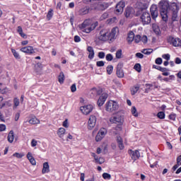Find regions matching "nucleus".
Wrapping results in <instances>:
<instances>
[{"mask_svg":"<svg viewBox=\"0 0 181 181\" xmlns=\"http://www.w3.org/2000/svg\"><path fill=\"white\" fill-rule=\"evenodd\" d=\"M158 5L160 16L164 22H168L170 11H172V21H175L179 19L177 16L179 7H177V4H176V3L170 4L168 0H161Z\"/></svg>","mask_w":181,"mask_h":181,"instance_id":"f257e3e1","label":"nucleus"},{"mask_svg":"<svg viewBox=\"0 0 181 181\" xmlns=\"http://www.w3.org/2000/svg\"><path fill=\"white\" fill-rule=\"evenodd\" d=\"M98 26V22L92 23L91 20H86L82 23V29L83 32H85V33H90V32H93L94 29H95Z\"/></svg>","mask_w":181,"mask_h":181,"instance_id":"f03ea898","label":"nucleus"},{"mask_svg":"<svg viewBox=\"0 0 181 181\" xmlns=\"http://www.w3.org/2000/svg\"><path fill=\"white\" fill-rule=\"evenodd\" d=\"M105 110L108 112L117 111V110H118V103L114 100H110L109 102L106 103Z\"/></svg>","mask_w":181,"mask_h":181,"instance_id":"7ed1b4c3","label":"nucleus"},{"mask_svg":"<svg viewBox=\"0 0 181 181\" xmlns=\"http://www.w3.org/2000/svg\"><path fill=\"white\" fill-rule=\"evenodd\" d=\"M98 39L101 42H107V40H110L109 30L108 29L101 30L98 35Z\"/></svg>","mask_w":181,"mask_h":181,"instance_id":"20e7f679","label":"nucleus"},{"mask_svg":"<svg viewBox=\"0 0 181 181\" xmlns=\"http://www.w3.org/2000/svg\"><path fill=\"white\" fill-rule=\"evenodd\" d=\"M111 124H122L124 122V115L121 113H117L110 118Z\"/></svg>","mask_w":181,"mask_h":181,"instance_id":"39448f33","label":"nucleus"},{"mask_svg":"<svg viewBox=\"0 0 181 181\" xmlns=\"http://www.w3.org/2000/svg\"><path fill=\"white\" fill-rule=\"evenodd\" d=\"M168 42L175 47H181V40L178 37H169Z\"/></svg>","mask_w":181,"mask_h":181,"instance_id":"423d86ee","label":"nucleus"},{"mask_svg":"<svg viewBox=\"0 0 181 181\" xmlns=\"http://www.w3.org/2000/svg\"><path fill=\"white\" fill-rule=\"evenodd\" d=\"M141 20L143 25H149L151 23V14L145 11L141 14Z\"/></svg>","mask_w":181,"mask_h":181,"instance_id":"0eeeda50","label":"nucleus"},{"mask_svg":"<svg viewBox=\"0 0 181 181\" xmlns=\"http://www.w3.org/2000/svg\"><path fill=\"white\" fill-rule=\"evenodd\" d=\"M97 124V117L95 115H90L88 121V129H93Z\"/></svg>","mask_w":181,"mask_h":181,"instance_id":"6e6552de","label":"nucleus"},{"mask_svg":"<svg viewBox=\"0 0 181 181\" xmlns=\"http://www.w3.org/2000/svg\"><path fill=\"white\" fill-rule=\"evenodd\" d=\"M93 108L94 106L93 105H86L85 106H81L80 107V110L84 114V115H88V114L93 111Z\"/></svg>","mask_w":181,"mask_h":181,"instance_id":"1a4fd4ad","label":"nucleus"},{"mask_svg":"<svg viewBox=\"0 0 181 181\" xmlns=\"http://www.w3.org/2000/svg\"><path fill=\"white\" fill-rule=\"evenodd\" d=\"M148 4L146 1H140L137 3V9L139 10V13L141 12H144V11H146L148 9Z\"/></svg>","mask_w":181,"mask_h":181,"instance_id":"9d476101","label":"nucleus"},{"mask_svg":"<svg viewBox=\"0 0 181 181\" xmlns=\"http://www.w3.org/2000/svg\"><path fill=\"white\" fill-rule=\"evenodd\" d=\"M128 153L130 155L132 159H139V158H143V156L141 155V153H139V151L138 150H129Z\"/></svg>","mask_w":181,"mask_h":181,"instance_id":"9b49d317","label":"nucleus"},{"mask_svg":"<svg viewBox=\"0 0 181 181\" xmlns=\"http://www.w3.org/2000/svg\"><path fill=\"white\" fill-rule=\"evenodd\" d=\"M107 98H108V94L104 93H102V95L100 96L99 99L98 100V105L99 107H101L104 105V103L107 100Z\"/></svg>","mask_w":181,"mask_h":181,"instance_id":"f8f14e48","label":"nucleus"},{"mask_svg":"<svg viewBox=\"0 0 181 181\" xmlns=\"http://www.w3.org/2000/svg\"><path fill=\"white\" fill-rule=\"evenodd\" d=\"M124 8H125V2L120 1L116 6V13L121 14L124 12Z\"/></svg>","mask_w":181,"mask_h":181,"instance_id":"ddd939ff","label":"nucleus"},{"mask_svg":"<svg viewBox=\"0 0 181 181\" xmlns=\"http://www.w3.org/2000/svg\"><path fill=\"white\" fill-rule=\"evenodd\" d=\"M20 50L23 52V53H27L28 54H33V53H35V49H33L32 46L22 47Z\"/></svg>","mask_w":181,"mask_h":181,"instance_id":"4468645a","label":"nucleus"},{"mask_svg":"<svg viewBox=\"0 0 181 181\" xmlns=\"http://www.w3.org/2000/svg\"><path fill=\"white\" fill-rule=\"evenodd\" d=\"M150 11H151L152 18L153 19H156V17L158 15V6L156 5H155V4L152 5L151 8H150Z\"/></svg>","mask_w":181,"mask_h":181,"instance_id":"2eb2a0df","label":"nucleus"},{"mask_svg":"<svg viewBox=\"0 0 181 181\" xmlns=\"http://www.w3.org/2000/svg\"><path fill=\"white\" fill-rule=\"evenodd\" d=\"M117 33H118V28L115 27L112 29L111 32L109 33V40H114L117 37Z\"/></svg>","mask_w":181,"mask_h":181,"instance_id":"dca6fc26","label":"nucleus"},{"mask_svg":"<svg viewBox=\"0 0 181 181\" xmlns=\"http://www.w3.org/2000/svg\"><path fill=\"white\" fill-rule=\"evenodd\" d=\"M108 6H110V4L108 3H99L96 6V9H98V11H105V9H107Z\"/></svg>","mask_w":181,"mask_h":181,"instance_id":"f3484780","label":"nucleus"},{"mask_svg":"<svg viewBox=\"0 0 181 181\" xmlns=\"http://www.w3.org/2000/svg\"><path fill=\"white\" fill-rule=\"evenodd\" d=\"M117 76L119 78L124 77V71L122 70V64H119L117 67Z\"/></svg>","mask_w":181,"mask_h":181,"instance_id":"a211bd4d","label":"nucleus"},{"mask_svg":"<svg viewBox=\"0 0 181 181\" xmlns=\"http://www.w3.org/2000/svg\"><path fill=\"white\" fill-rule=\"evenodd\" d=\"M50 172V166H49V163L45 162L43 163V168L42 170V173L45 175V173H49Z\"/></svg>","mask_w":181,"mask_h":181,"instance_id":"6ab92c4d","label":"nucleus"},{"mask_svg":"<svg viewBox=\"0 0 181 181\" xmlns=\"http://www.w3.org/2000/svg\"><path fill=\"white\" fill-rule=\"evenodd\" d=\"M87 51L88 52L89 54H88V59H90V60H92V59H94V49L93 48V47L91 46H88L87 47Z\"/></svg>","mask_w":181,"mask_h":181,"instance_id":"aec40b11","label":"nucleus"},{"mask_svg":"<svg viewBox=\"0 0 181 181\" xmlns=\"http://www.w3.org/2000/svg\"><path fill=\"white\" fill-rule=\"evenodd\" d=\"M134 39H135V34L134 33V32L130 31L128 33L127 38L128 43H132Z\"/></svg>","mask_w":181,"mask_h":181,"instance_id":"412c9836","label":"nucleus"},{"mask_svg":"<svg viewBox=\"0 0 181 181\" xmlns=\"http://www.w3.org/2000/svg\"><path fill=\"white\" fill-rule=\"evenodd\" d=\"M132 13H134V8H132V7H127L125 10L126 18H129V16H132Z\"/></svg>","mask_w":181,"mask_h":181,"instance_id":"4be33fe9","label":"nucleus"},{"mask_svg":"<svg viewBox=\"0 0 181 181\" xmlns=\"http://www.w3.org/2000/svg\"><path fill=\"white\" fill-rule=\"evenodd\" d=\"M64 134H66V129L61 127L58 129L57 135L59 138L63 139V137L64 136Z\"/></svg>","mask_w":181,"mask_h":181,"instance_id":"5701e85b","label":"nucleus"},{"mask_svg":"<svg viewBox=\"0 0 181 181\" xmlns=\"http://www.w3.org/2000/svg\"><path fill=\"white\" fill-rule=\"evenodd\" d=\"M117 142L118 144V146L120 150L124 149V144L122 143V138H121V136H117Z\"/></svg>","mask_w":181,"mask_h":181,"instance_id":"b1692460","label":"nucleus"},{"mask_svg":"<svg viewBox=\"0 0 181 181\" xmlns=\"http://www.w3.org/2000/svg\"><path fill=\"white\" fill-rule=\"evenodd\" d=\"M29 124L32 125H36V124H40V120L37 119L36 117H32L29 121Z\"/></svg>","mask_w":181,"mask_h":181,"instance_id":"393cba45","label":"nucleus"},{"mask_svg":"<svg viewBox=\"0 0 181 181\" xmlns=\"http://www.w3.org/2000/svg\"><path fill=\"white\" fill-rule=\"evenodd\" d=\"M139 90V85H136L131 88L132 95H135Z\"/></svg>","mask_w":181,"mask_h":181,"instance_id":"a878e982","label":"nucleus"},{"mask_svg":"<svg viewBox=\"0 0 181 181\" xmlns=\"http://www.w3.org/2000/svg\"><path fill=\"white\" fill-rule=\"evenodd\" d=\"M153 30L156 35H160V28L156 24H153Z\"/></svg>","mask_w":181,"mask_h":181,"instance_id":"bb28decb","label":"nucleus"},{"mask_svg":"<svg viewBox=\"0 0 181 181\" xmlns=\"http://www.w3.org/2000/svg\"><path fill=\"white\" fill-rule=\"evenodd\" d=\"M58 81L60 84H63V83H64V74L63 72H60L58 76Z\"/></svg>","mask_w":181,"mask_h":181,"instance_id":"cd10ccee","label":"nucleus"},{"mask_svg":"<svg viewBox=\"0 0 181 181\" xmlns=\"http://www.w3.org/2000/svg\"><path fill=\"white\" fill-rule=\"evenodd\" d=\"M42 69H43V64L40 62L37 63L35 65V70L37 73H40V71H42Z\"/></svg>","mask_w":181,"mask_h":181,"instance_id":"c85d7f7f","label":"nucleus"},{"mask_svg":"<svg viewBox=\"0 0 181 181\" xmlns=\"http://www.w3.org/2000/svg\"><path fill=\"white\" fill-rule=\"evenodd\" d=\"M14 136H13V131H10L8 135V141L10 142V144H12L13 142Z\"/></svg>","mask_w":181,"mask_h":181,"instance_id":"c756f323","label":"nucleus"},{"mask_svg":"<svg viewBox=\"0 0 181 181\" xmlns=\"http://www.w3.org/2000/svg\"><path fill=\"white\" fill-rule=\"evenodd\" d=\"M13 110H16V108H18V107H19V104H20V102H19V99H18V98H15L13 99Z\"/></svg>","mask_w":181,"mask_h":181,"instance_id":"7c9ffc66","label":"nucleus"},{"mask_svg":"<svg viewBox=\"0 0 181 181\" xmlns=\"http://www.w3.org/2000/svg\"><path fill=\"white\" fill-rule=\"evenodd\" d=\"M98 134L104 138V136L107 135V129L105 128L100 129V131L98 132Z\"/></svg>","mask_w":181,"mask_h":181,"instance_id":"2f4dec72","label":"nucleus"},{"mask_svg":"<svg viewBox=\"0 0 181 181\" xmlns=\"http://www.w3.org/2000/svg\"><path fill=\"white\" fill-rule=\"evenodd\" d=\"M153 69H156V70H159L160 71H162L163 73L166 71V68L161 67L158 65H153Z\"/></svg>","mask_w":181,"mask_h":181,"instance_id":"473e14b6","label":"nucleus"},{"mask_svg":"<svg viewBox=\"0 0 181 181\" xmlns=\"http://www.w3.org/2000/svg\"><path fill=\"white\" fill-rule=\"evenodd\" d=\"M11 52L13 53L15 59H21V55H19V53H18V52H16L13 48H11Z\"/></svg>","mask_w":181,"mask_h":181,"instance_id":"72a5a7b5","label":"nucleus"},{"mask_svg":"<svg viewBox=\"0 0 181 181\" xmlns=\"http://www.w3.org/2000/svg\"><path fill=\"white\" fill-rule=\"evenodd\" d=\"M91 94H97L98 95H100V94H101V93H103V90L99 89V90H96L95 88H93L90 90Z\"/></svg>","mask_w":181,"mask_h":181,"instance_id":"f704fd0d","label":"nucleus"},{"mask_svg":"<svg viewBox=\"0 0 181 181\" xmlns=\"http://www.w3.org/2000/svg\"><path fill=\"white\" fill-rule=\"evenodd\" d=\"M52 18H53V9H49V11H48L47 14V19L48 21H50V19H52Z\"/></svg>","mask_w":181,"mask_h":181,"instance_id":"c9c22d12","label":"nucleus"},{"mask_svg":"<svg viewBox=\"0 0 181 181\" xmlns=\"http://www.w3.org/2000/svg\"><path fill=\"white\" fill-rule=\"evenodd\" d=\"M106 70H107V74H112V71L114 70V66H112V65H109L106 68Z\"/></svg>","mask_w":181,"mask_h":181,"instance_id":"e433bc0d","label":"nucleus"},{"mask_svg":"<svg viewBox=\"0 0 181 181\" xmlns=\"http://www.w3.org/2000/svg\"><path fill=\"white\" fill-rule=\"evenodd\" d=\"M122 57V49H118L116 52V59H121Z\"/></svg>","mask_w":181,"mask_h":181,"instance_id":"4c0bfd02","label":"nucleus"},{"mask_svg":"<svg viewBox=\"0 0 181 181\" xmlns=\"http://www.w3.org/2000/svg\"><path fill=\"white\" fill-rule=\"evenodd\" d=\"M152 52H153V49H146L142 50V53H144V54H147V55L151 54V53H152Z\"/></svg>","mask_w":181,"mask_h":181,"instance_id":"58836bf2","label":"nucleus"},{"mask_svg":"<svg viewBox=\"0 0 181 181\" xmlns=\"http://www.w3.org/2000/svg\"><path fill=\"white\" fill-rule=\"evenodd\" d=\"M132 114L134 115V117H138V112L136 111V107L135 106H133L132 107Z\"/></svg>","mask_w":181,"mask_h":181,"instance_id":"ea45409f","label":"nucleus"},{"mask_svg":"<svg viewBox=\"0 0 181 181\" xmlns=\"http://www.w3.org/2000/svg\"><path fill=\"white\" fill-rule=\"evenodd\" d=\"M157 117L158 118H159L160 119H165V112H159L157 114Z\"/></svg>","mask_w":181,"mask_h":181,"instance_id":"a19ab883","label":"nucleus"},{"mask_svg":"<svg viewBox=\"0 0 181 181\" xmlns=\"http://www.w3.org/2000/svg\"><path fill=\"white\" fill-rule=\"evenodd\" d=\"M24 156H25V153H16L13 155L14 158H17L18 159L23 158Z\"/></svg>","mask_w":181,"mask_h":181,"instance_id":"79ce46f5","label":"nucleus"},{"mask_svg":"<svg viewBox=\"0 0 181 181\" xmlns=\"http://www.w3.org/2000/svg\"><path fill=\"white\" fill-rule=\"evenodd\" d=\"M103 179H107V180H110V179H111V175L107 173H104L103 174Z\"/></svg>","mask_w":181,"mask_h":181,"instance_id":"37998d69","label":"nucleus"},{"mask_svg":"<svg viewBox=\"0 0 181 181\" xmlns=\"http://www.w3.org/2000/svg\"><path fill=\"white\" fill-rule=\"evenodd\" d=\"M103 138H104V137L101 134L98 133L95 136L96 142H100V141H101L103 139Z\"/></svg>","mask_w":181,"mask_h":181,"instance_id":"c03bdc74","label":"nucleus"},{"mask_svg":"<svg viewBox=\"0 0 181 181\" xmlns=\"http://www.w3.org/2000/svg\"><path fill=\"white\" fill-rule=\"evenodd\" d=\"M108 18V13H104L100 18V21H104Z\"/></svg>","mask_w":181,"mask_h":181,"instance_id":"a18cd8bd","label":"nucleus"},{"mask_svg":"<svg viewBox=\"0 0 181 181\" xmlns=\"http://www.w3.org/2000/svg\"><path fill=\"white\" fill-rule=\"evenodd\" d=\"M112 59H114V57H112V54H107L106 55V60L107 62H112Z\"/></svg>","mask_w":181,"mask_h":181,"instance_id":"49530a36","label":"nucleus"},{"mask_svg":"<svg viewBox=\"0 0 181 181\" xmlns=\"http://www.w3.org/2000/svg\"><path fill=\"white\" fill-rule=\"evenodd\" d=\"M168 118H169V119H171L172 121H175L176 120V114H175V113L170 114L168 116Z\"/></svg>","mask_w":181,"mask_h":181,"instance_id":"de8ad7c7","label":"nucleus"},{"mask_svg":"<svg viewBox=\"0 0 181 181\" xmlns=\"http://www.w3.org/2000/svg\"><path fill=\"white\" fill-rule=\"evenodd\" d=\"M134 42L135 43H139V42L141 41V35H137L136 36H134Z\"/></svg>","mask_w":181,"mask_h":181,"instance_id":"09e8293b","label":"nucleus"},{"mask_svg":"<svg viewBox=\"0 0 181 181\" xmlns=\"http://www.w3.org/2000/svg\"><path fill=\"white\" fill-rule=\"evenodd\" d=\"M104 61H98L96 62V66H98V67H104Z\"/></svg>","mask_w":181,"mask_h":181,"instance_id":"8fccbe9b","label":"nucleus"},{"mask_svg":"<svg viewBox=\"0 0 181 181\" xmlns=\"http://www.w3.org/2000/svg\"><path fill=\"white\" fill-rule=\"evenodd\" d=\"M163 59H165L167 61L170 60V54H165L162 55Z\"/></svg>","mask_w":181,"mask_h":181,"instance_id":"3c124183","label":"nucleus"},{"mask_svg":"<svg viewBox=\"0 0 181 181\" xmlns=\"http://www.w3.org/2000/svg\"><path fill=\"white\" fill-rule=\"evenodd\" d=\"M98 56L99 59H104V57H105V52H98Z\"/></svg>","mask_w":181,"mask_h":181,"instance_id":"603ef678","label":"nucleus"},{"mask_svg":"<svg viewBox=\"0 0 181 181\" xmlns=\"http://www.w3.org/2000/svg\"><path fill=\"white\" fill-rule=\"evenodd\" d=\"M134 69L136 71H138L139 73V71H141V64H136L134 65Z\"/></svg>","mask_w":181,"mask_h":181,"instance_id":"864d4df0","label":"nucleus"},{"mask_svg":"<svg viewBox=\"0 0 181 181\" xmlns=\"http://www.w3.org/2000/svg\"><path fill=\"white\" fill-rule=\"evenodd\" d=\"M82 15H87L88 13V9L87 8H83L81 10Z\"/></svg>","mask_w":181,"mask_h":181,"instance_id":"5fc2aeb1","label":"nucleus"},{"mask_svg":"<svg viewBox=\"0 0 181 181\" xmlns=\"http://www.w3.org/2000/svg\"><path fill=\"white\" fill-rule=\"evenodd\" d=\"M141 40L143 42V43H147L148 42V37L146 35H144L142 37H141Z\"/></svg>","mask_w":181,"mask_h":181,"instance_id":"6e6d98bb","label":"nucleus"},{"mask_svg":"<svg viewBox=\"0 0 181 181\" xmlns=\"http://www.w3.org/2000/svg\"><path fill=\"white\" fill-rule=\"evenodd\" d=\"M104 160H100V159H95L94 163H98L99 165H103L104 163Z\"/></svg>","mask_w":181,"mask_h":181,"instance_id":"4d7b16f0","label":"nucleus"},{"mask_svg":"<svg viewBox=\"0 0 181 181\" xmlns=\"http://www.w3.org/2000/svg\"><path fill=\"white\" fill-rule=\"evenodd\" d=\"M37 145V141H36L35 139H33L31 141V146H33V148H35V146H36Z\"/></svg>","mask_w":181,"mask_h":181,"instance_id":"13d9d810","label":"nucleus"},{"mask_svg":"<svg viewBox=\"0 0 181 181\" xmlns=\"http://www.w3.org/2000/svg\"><path fill=\"white\" fill-rule=\"evenodd\" d=\"M77 90V88L76 87V84H73L71 86V91L72 93H76Z\"/></svg>","mask_w":181,"mask_h":181,"instance_id":"bf43d9fd","label":"nucleus"},{"mask_svg":"<svg viewBox=\"0 0 181 181\" xmlns=\"http://www.w3.org/2000/svg\"><path fill=\"white\" fill-rule=\"evenodd\" d=\"M162 58H157L155 61L156 64H162Z\"/></svg>","mask_w":181,"mask_h":181,"instance_id":"052dcab7","label":"nucleus"},{"mask_svg":"<svg viewBox=\"0 0 181 181\" xmlns=\"http://www.w3.org/2000/svg\"><path fill=\"white\" fill-rule=\"evenodd\" d=\"M81 38H80V37L78 35H76L74 37V42H76V43H78V42H81Z\"/></svg>","mask_w":181,"mask_h":181,"instance_id":"680f3d73","label":"nucleus"},{"mask_svg":"<svg viewBox=\"0 0 181 181\" xmlns=\"http://www.w3.org/2000/svg\"><path fill=\"white\" fill-rule=\"evenodd\" d=\"M28 161L31 163V165H33V166H35L36 165V160L35 159H28Z\"/></svg>","mask_w":181,"mask_h":181,"instance_id":"e2e57ef3","label":"nucleus"},{"mask_svg":"<svg viewBox=\"0 0 181 181\" xmlns=\"http://www.w3.org/2000/svg\"><path fill=\"white\" fill-rule=\"evenodd\" d=\"M136 57H138L139 59H144V55L142 53L138 52L136 54Z\"/></svg>","mask_w":181,"mask_h":181,"instance_id":"0e129e2a","label":"nucleus"},{"mask_svg":"<svg viewBox=\"0 0 181 181\" xmlns=\"http://www.w3.org/2000/svg\"><path fill=\"white\" fill-rule=\"evenodd\" d=\"M63 127H64V128H69V122L67 121V119H66L63 122Z\"/></svg>","mask_w":181,"mask_h":181,"instance_id":"69168bd1","label":"nucleus"},{"mask_svg":"<svg viewBox=\"0 0 181 181\" xmlns=\"http://www.w3.org/2000/svg\"><path fill=\"white\" fill-rule=\"evenodd\" d=\"M5 129H6V126H5V124H0V131L3 132L5 131Z\"/></svg>","mask_w":181,"mask_h":181,"instance_id":"338daca9","label":"nucleus"},{"mask_svg":"<svg viewBox=\"0 0 181 181\" xmlns=\"http://www.w3.org/2000/svg\"><path fill=\"white\" fill-rule=\"evenodd\" d=\"M19 117H21V113L19 112L16 113L15 117H14L15 121H18V119H19Z\"/></svg>","mask_w":181,"mask_h":181,"instance_id":"774afa93","label":"nucleus"}]
</instances>
